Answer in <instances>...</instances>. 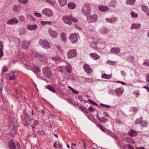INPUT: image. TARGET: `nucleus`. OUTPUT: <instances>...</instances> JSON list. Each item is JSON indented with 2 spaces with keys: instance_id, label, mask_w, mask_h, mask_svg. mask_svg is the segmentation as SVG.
Listing matches in <instances>:
<instances>
[{
  "instance_id": "obj_12",
  "label": "nucleus",
  "mask_w": 149,
  "mask_h": 149,
  "mask_svg": "<svg viewBox=\"0 0 149 149\" xmlns=\"http://www.w3.org/2000/svg\"><path fill=\"white\" fill-rule=\"evenodd\" d=\"M18 23L19 21L16 17L9 19L7 22V24L9 25H14Z\"/></svg>"
},
{
  "instance_id": "obj_47",
  "label": "nucleus",
  "mask_w": 149,
  "mask_h": 149,
  "mask_svg": "<svg viewBox=\"0 0 149 149\" xmlns=\"http://www.w3.org/2000/svg\"><path fill=\"white\" fill-rule=\"evenodd\" d=\"M17 1L20 3L25 4L28 2V0H17Z\"/></svg>"
},
{
  "instance_id": "obj_64",
  "label": "nucleus",
  "mask_w": 149,
  "mask_h": 149,
  "mask_svg": "<svg viewBox=\"0 0 149 149\" xmlns=\"http://www.w3.org/2000/svg\"><path fill=\"white\" fill-rule=\"evenodd\" d=\"M27 17L29 19H31V20L33 21H35V19L31 15L28 14L27 15Z\"/></svg>"
},
{
  "instance_id": "obj_8",
  "label": "nucleus",
  "mask_w": 149,
  "mask_h": 149,
  "mask_svg": "<svg viewBox=\"0 0 149 149\" xmlns=\"http://www.w3.org/2000/svg\"><path fill=\"white\" fill-rule=\"evenodd\" d=\"M77 55V50L75 49L69 50L67 54V57L69 58L76 57Z\"/></svg>"
},
{
  "instance_id": "obj_42",
  "label": "nucleus",
  "mask_w": 149,
  "mask_h": 149,
  "mask_svg": "<svg viewBox=\"0 0 149 149\" xmlns=\"http://www.w3.org/2000/svg\"><path fill=\"white\" fill-rule=\"evenodd\" d=\"M47 117L49 119L53 121L54 120L55 118V117L54 115L49 114L47 115Z\"/></svg>"
},
{
  "instance_id": "obj_2",
  "label": "nucleus",
  "mask_w": 149,
  "mask_h": 149,
  "mask_svg": "<svg viewBox=\"0 0 149 149\" xmlns=\"http://www.w3.org/2000/svg\"><path fill=\"white\" fill-rule=\"evenodd\" d=\"M43 75L47 78H50L52 76V71L51 68L48 66L43 67L42 69Z\"/></svg>"
},
{
  "instance_id": "obj_43",
  "label": "nucleus",
  "mask_w": 149,
  "mask_h": 149,
  "mask_svg": "<svg viewBox=\"0 0 149 149\" xmlns=\"http://www.w3.org/2000/svg\"><path fill=\"white\" fill-rule=\"evenodd\" d=\"M88 118L90 120H91L94 123H96L97 121L95 118L93 116H88Z\"/></svg>"
},
{
  "instance_id": "obj_54",
  "label": "nucleus",
  "mask_w": 149,
  "mask_h": 149,
  "mask_svg": "<svg viewBox=\"0 0 149 149\" xmlns=\"http://www.w3.org/2000/svg\"><path fill=\"white\" fill-rule=\"evenodd\" d=\"M80 141L82 142V143L83 144L84 149H86V142L83 139H80Z\"/></svg>"
},
{
  "instance_id": "obj_5",
  "label": "nucleus",
  "mask_w": 149,
  "mask_h": 149,
  "mask_svg": "<svg viewBox=\"0 0 149 149\" xmlns=\"http://www.w3.org/2000/svg\"><path fill=\"white\" fill-rule=\"evenodd\" d=\"M79 37V35L78 33H74L70 34L68 38L72 44H74L78 41Z\"/></svg>"
},
{
  "instance_id": "obj_17",
  "label": "nucleus",
  "mask_w": 149,
  "mask_h": 149,
  "mask_svg": "<svg viewBox=\"0 0 149 149\" xmlns=\"http://www.w3.org/2000/svg\"><path fill=\"white\" fill-rule=\"evenodd\" d=\"M90 56L92 59L94 60H98L100 58V56L98 54L94 53H90Z\"/></svg>"
},
{
  "instance_id": "obj_21",
  "label": "nucleus",
  "mask_w": 149,
  "mask_h": 149,
  "mask_svg": "<svg viewBox=\"0 0 149 149\" xmlns=\"http://www.w3.org/2000/svg\"><path fill=\"white\" fill-rule=\"evenodd\" d=\"M17 59H22L24 57V54L23 52L19 51L17 55H16Z\"/></svg>"
},
{
  "instance_id": "obj_62",
  "label": "nucleus",
  "mask_w": 149,
  "mask_h": 149,
  "mask_svg": "<svg viewBox=\"0 0 149 149\" xmlns=\"http://www.w3.org/2000/svg\"><path fill=\"white\" fill-rule=\"evenodd\" d=\"M110 5L112 7H115L116 5V2L115 1H112L110 3Z\"/></svg>"
},
{
  "instance_id": "obj_30",
  "label": "nucleus",
  "mask_w": 149,
  "mask_h": 149,
  "mask_svg": "<svg viewBox=\"0 0 149 149\" xmlns=\"http://www.w3.org/2000/svg\"><path fill=\"white\" fill-rule=\"evenodd\" d=\"M112 77L111 74L107 75L106 74H103L101 76V78L105 79H108L111 78Z\"/></svg>"
},
{
  "instance_id": "obj_13",
  "label": "nucleus",
  "mask_w": 149,
  "mask_h": 149,
  "mask_svg": "<svg viewBox=\"0 0 149 149\" xmlns=\"http://www.w3.org/2000/svg\"><path fill=\"white\" fill-rule=\"evenodd\" d=\"M48 32L50 36L53 38L57 37L58 33L56 31H53L51 28H49Z\"/></svg>"
},
{
  "instance_id": "obj_24",
  "label": "nucleus",
  "mask_w": 149,
  "mask_h": 149,
  "mask_svg": "<svg viewBox=\"0 0 149 149\" xmlns=\"http://www.w3.org/2000/svg\"><path fill=\"white\" fill-rule=\"evenodd\" d=\"M67 6L69 9L71 10L75 9L76 7V5L73 2L68 3Z\"/></svg>"
},
{
  "instance_id": "obj_52",
  "label": "nucleus",
  "mask_w": 149,
  "mask_h": 149,
  "mask_svg": "<svg viewBox=\"0 0 149 149\" xmlns=\"http://www.w3.org/2000/svg\"><path fill=\"white\" fill-rule=\"evenodd\" d=\"M97 127H99L100 129L104 132H105V130L102 127V126L99 123H98L97 125Z\"/></svg>"
},
{
  "instance_id": "obj_55",
  "label": "nucleus",
  "mask_w": 149,
  "mask_h": 149,
  "mask_svg": "<svg viewBox=\"0 0 149 149\" xmlns=\"http://www.w3.org/2000/svg\"><path fill=\"white\" fill-rule=\"evenodd\" d=\"M70 101L71 103L74 105L78 106L79 105L78 103L75 102L72 99H70Z\"/></svg>"
},
{
  "instance_id": "obj_57",
  "label": "nucleus",
  "mask_w": 149,
  "mask_h": 149,
  "mask_svg": "<svg viewBox=\"0 0 149 149\" xmlns=\"http://www.w3.org/2000/svg\"><path fill=\"white\" fill-rule=\"evenodd\" d=\"M15 127H14L13 129L10 132V134L11 135L13 136H15Z\"/></svg>"
},
{
  "instance_id": "obj_11",
  "label": "nucleus",
  "mask_w": 149,
  "mask_h": 149,
  "mask_svg": "<svg viewBox=\"0 0 149 149\" xmlns=\"http://www.w3.org/2000/svg\"><path fill=\"white\" fill-rule=\"evenodd\" d=\"M83 68L88 74H90L93 71L92 69L88 64H85L83 65Z\"/></svg>"
},
{
  "instance_id": "obj_35",
  "label": "nucleus",
  "mask_w": 149,
  "mask_h": 149,
  "mask_svg": "<svg viewBox=\"0 0 149 149\" xmlns=\"http://www.w3.org/2000/svg\"><path fill=\"white\" fill-rule=\"evenodd\" d=\"M142 10L146 13H148L149 9L144 5H143L141 6Z\"/></svg>"
},
{
  "instance_id": "obj_63",
  "label": "nucleus",
  "mask_w": 149,
  "mask_h": 149,
  "mask_svg": "<svg viewBox=\"0 0 149 149\" xmlns=\"http://www.w3.org/2000/svg\"><path fill=\"white\" fill-rule=\"evenodd\" d=\"M127 60L130 61H134V57L133 56H129L127 57Z\"/></svg>"
},
{
  "instance_id": "obj_19",
  "label": "nucleus",
  "mask_w": 149,
  "mask_h": 149,
  "mask_svg": "<svg viewBox=\"0 0 149 149\" xmlns=\"http://www.w3.org/2000/svg\"><path fill=\"white\" fill-rule=\"evenodd\" d=\"M90 47L94 50H97L98 47L97 46V43L95 42L92 41L90 44Z\"/></svg>"
},
{
  "instance_id": "obj_48",
  "label": "nucleus",
  "mask_w": 149,
  "mask_h": 149,
  "mask_svg": "<svg viewBox=\"0 0 149 149\" xmlns=\"http://www.w3.org/2000/svg\"><path fill=\"white\" fill-rule=\"evenodd\" d=\"M33 68L37 73H38L40 72V70L38 66L37 65H35L33 67Z\"/></svg>"
},
{
  "instance_id": "obj_56",
  "label": "nucleus",
  "mask_w": 149,
  "mask_h": 149,
  "mask_svg": "<svg viewBox=\"0 0 149 149\" xmlns=\"http://www.w3.org/2000/svg\"><path fill=\"white\" fill-rule=\"evenodd\" d=\"M93 80L91 78H87L85 79V82L88 83H91L92 82Z\"/></svg>"
},
{
  "instance_id": "obj_4",
  "label": "nucleus",
  "mask_w": 149,
  "mask_h": 149,
  "mask_svg": "<svg viewBox=\"0 0 149 149\" xmlns=\"http://www.w3.org/2000/svg\"><path fill=\"white\" fill-rule=\"evenodd\" d=\"M21 149V146L18 141L14 142L13 140H10L8 143V147L10 149Z\"/></svg>"
},
{
  "instance_id": "obj_16",
  "label": "nucleus",
  "mask_w": 149,
  "mask_h": 149,
  "mask_svg": "<svg viewBox=\"0 0 149 149\" xmlns=\"http://www.w3.org/2000/svg\"><path fill=\"white\" fill-rule=\"evenodd\" d=\"M118 145L120 148L124 149L126 148V145L123 141L121 140H119L117 141Z\"/></svg>"
},
{
  "instance_id": "obj_10",
  "label": "nucleus",
  "mask_w": 149,
  "mask_h": 149,
  "mask_svg": "<svg viewBox=\"0 0 149 149\" xmlns=\"http://www.w3.org/2000/svg\"><path fill=\"white\" fill-rule=\"evenodd\" d=\"M42 14L47 17H51L53 15L52 11L49 8H45L42 12Z\"/></svg>"
},
{
  "instance_id": "obj_22",
  "label": "nucleus",
  "mask_w": 149,
  "mask_h": 149,
  "mask_svg": "<svg viewBox=\"0 0 149 149\" xmlns=\"http://www.w3.org/2000/svg\"><path fill=\"white\" fill-rule=\"evenodd\" d=\"M97 117L99 121L101 123H105L106 122L108 121V120L107 119L104 117L100 118L99 116L98 115H97Z\"/></svg>"
},
{
  "instance_id": "obj_23",
  "label": "nucleus",
  "mask_w": 149,
  "mask_h": 149,
  "mask_svg": "<svg viewBox=\"0 0 149 149\" xmlns=\"http://www.w3.org/2000/svg\"><path fill=\"white\" fill-rule=\"evenodd\" d=\"M21 9V6L20 4L15 5L13 8V10L15 12H19Z\"/></svg>"
},
{
  "instance_id": "obj_46",
  "label": "nucleus",
  "mask_w": 149,
  "mask_h": 149,
  "mask_svg": "<svg viewBox=\"0 0 149 149\" xmlns=\"http://www.w3.org/2000/svg\"><path fill=\"white\" fill-rule=\"evenodd\" d=\"M130 14L131 15V17L133 18L136 17L138 16V14H137L135 13L133 11L131 12Z\"/></svg>"
},
{
  "instance_id": "obj_60",
  "label": "nucleus",
  "mask_w": 149,
  "mask_h": 149,
  "mask_svg": "<svg viewBox=\"0 0 149 149\" xmlns=\"http://www.w3.org/2000/svg\"><path fill=\"white\" fill-rule=\"evenodd\" d=\"M9 79L10 80H15L16 79V76L14 75L13 76H9Z\"/></svg>"
},
{
  "instance_id": "obj_41",
  "label": "nucleus",
  "mask_w": 149,
  "mask_h": 149,
  "mask_svg": "<svg viewBox=\"0 0 149 149\" xmlns=\"http://www.w3.org/2000/svg\"><path fill=\"white\" fill-rule=\"evenodd\" d=\"M61 36L62 41L65 42L66 40L65 33L64 32L62 33L61 34Z\"/></svg>"
},
{
  "instance_id": "obj_44",
  "label": "nucleus",
  "mask_w": 149,
  "mask_h": 149,
  "mask_svg": "<svg viewBox=\"0 0 149 149\" xmlns=\"http://www.w3.org/2000/svg\"><path fill=\"white\" fill-rule=\"evenodd\" d=\"M79 108L84 113H86V114L88 113V112L87 110L85 108V107L83 106H79Z\"/></svg>"
},
{
  "instance_id": "obj_1",
  "label": "nucleus",
  "mask_w": 149,
  "mask_h": 149,
  "mask_svg": "<svg viewBox=\"0 0 149 149\" xmlns=\"http://www.w3.org/2000/svg\"><path fill=\"white\" fill-rule=\"evenodd\" d=\"M61 19L65 24L70 25L72 24V22L76 23L79 21L78 19L73 17L71 15L63 16Z\"/></svg>"
},
{
  "instance_id": "obj_9",
  "label": "nucleus",
  "mask_w": 149,
  "mask_h": 149,
  "mask_svg": "<svg viewBox=\"0 0 149 149\" xmlns=\"http://www.w3.org/2000/svg\"><path fill=\"white\" fill-rule=\"evenodd\" d=\"M34 57L37 58L40 62H44L47 60V57L43 54H40L36 53L34 55Z\"/></svg>"
},
{
  "instance_id": "obj_58",
  "label": "nucleus",
  "mask_w": 149,
  "mask_h": 149,
  "mask_svg": "<svg viewBox=\"0 0 149 149\" xmlns=\"http://www.w3.org/2000/svg\"><path fill=\"white\" fill-rule=\"evenodd\" d=\"M68 88L71 90L74 93L77 94L79 93L77 91L75 90L70 86H69Z\"/></svg>"
},
{
  "instance_id": "obj_15",
  "label": "nucleus",
  "mask_w": 149,
  "mask_h": 149,
  "mask_svg": "<svg viewBox=\"0 0 149 149\" xmlns=\"http://www.w3.org/2000/svg\"><path fill=\"white\" fill-rule=\"evenodd\" d=\"M88 32L89 34L91 36L95 35L96 33L94 28L92 26H89Z\"/></svg>"
},
{
  "instance_id": "obj_32",
  "label": "nucleus",
  "mask_w": 149,
  "mask_h": 149,
  "mask_svg": "<svg viewBox=\"0 0 149 149\" xmlns=\"http://www.w3.org/2000/svg\"><path fill=\"white\" fill-rule=\"evenodd\" d=\"M140 26L141 25L139 24H132L131 27V29H139Z\"/></svg>"
},
{
  "instance_id": "obj_29",
  "label": "nucleus",
  "mask_w": 149,
  "mask_h": 149,
  "mask_svg": "<svg viewBox=\"0 0 149 149\" xmlns=\"http://www.w3.org/2000/svg\"><path fill=\"white\" fill-rule=\"evenodd\" d=\"M106 20L107 22H108L111 23H112L117 21V19L116 17H113L111 19L107 18L106 19Z\"/></svg>"
},
{
  "instance_id": "obj_40",
  "label": "nucleus",
  "mask_w": 149,
  "mask_h": 149,
  "mask_svg": "<svg viewBox=\"0 0 149 149\" xmlns=\"http://www.w3.org/2000/svg\"><path fill=\"white\" fill-rule=\"evenodd\" d=\"M24 115L25 117L27 118L30 122H31L33 120V119L30 117L27 114L26 112H25Z\"/></svg>"
},
{
  "instance_id": "obj_6",
  "label": "nucleus",
  "mask_w": 149,
  "mask_h": 149,
  "mask_svg": "<svg viewBox=\"0 0 149 149\" xmlns=\"http://www.w3.org/2000/svg\"><path fill=\"white\" fill-rule=\"evenodd\" d=\"M91 8L90 6L88 4L84 5L81 10L82 13L86 16H87L91 14Z\"/></svg>"
},
{
  "instance_id": "obj_49",
  "label": "nucleus",
  "mask_w": 149,
  "mask_h": 149,
  "mask_svg": "<svg viewBox=\"0 0 149 149\" xmlns=\"http://www.w3.org/2000/svg\"><path fill=\"white\" fill-rule=\"evenodd\" d=\"M70 76L66 72L64 74V79L66 80H69L70 79Z\"/></svg>"
},
{
  "instance_id": "obj_50",
  "label": "nucleus",
  "mask_w": 149,
  "mask_h": 149,
  "mask_svg": "<svg viewBox=\"0 0 149 149\" xmlns=\"http://www.w3.org/2000/svg\"><path fill=\"white\" fill-rule=\"evenodd\" d=\"M107 63L111 65H115L116 63V61H107Z\"/></svg>"
},
{
  "instance_id": "obj_59",
  "label": "nucleus",
  "mask_w": 149,
  "mask_h": 149,
  "mask_svg": "<svg viewBox=\"0 0 149 149\" xmlns=\"http://www.w3.org/2000/svg\"><path fill=\"white\" fill-rule=\"evenodd\" d=\"M8 70V68L6 66H5L3 67L2 71L3 73H4L7 72Z\"/></svg>"
},
{
  "instance_id": "obj_33",
  "label": "nucleus",
  "mask_w": 149,
  "mask_h": 149,
  "mask_svg": "<svg viewBox=\"0 0 149 149\" xmlns=\"http://www.w3.org/2000/svg\"><path fill=\"white\" fill-rule=\"evenodd\" d=\"M126 142L129 143L133 144L134 143V141L133 139L130 137H126L125 138Z\"/></svg>"
},
{
  "instance_id": "obj_34",
  "label": "nucleus",
  "mask_w": 149,
  "mask_h": 149,
  "mask_svg": "<svg viewBox=\"0 0 149 149\" xmlns=\"http://www.w3.org/2000/svg\"><path fill=\"white\" fill-rule=\"evenodd\" d=\"M135 1V0H127L126 1V4L130 5H133L134 4Z\"/></svg>"
},
{
  "instance_id": "obj_14",
  "label": "nucleus",
  "mask_w": 149,
  "mask_h": 149,
  "mask_svg": "<svg viewBox=\"0 0 149 149\" xmlns=\"http://www.w3.org/2000/svg\"><path fill=\"white\" fill-rule=\"evenodd\" d=\"M128 135L131 137H134L138 135L137 132L132 129H130L128 131Z\"/></svg>"
},
{
  "instance_id": "obj_45",
  "label": "nucleus",
  "mask_w": 149,
  "mask_h": 149,
  "mask_svg": "<svg viewBox=\"0 0 149 149\" xmlns=\"http://www.w3.org/2000/svg\"><path fill=\"white\" fill-rule=\"evenodd\" d=\"M140 125L142 126L146 127L148 125L147 122L146 121L142 120L141 123Z\"/></svg>"
},
{
  "instance_id": "obj_3",
  "label": "nucleus",
  "mask_w": 149,
  "mask_h": 149,
  "mask_svg": "<svg viewBox=\"0 0 149 149\" xmlns=\"http://www.w3.org/2000/svg\"><path fill=\"white\" fill-rule=\"evenodd\" d=\"M39 43V45L44 49H47L51 47L50 43L46 39H40Z\"/></svg>"
},
{
  "instance_id": "obj_26",
  "label": "nucleus",
  "mask_w": 149,
  "mask_h": 149,
  "mask_svg": "<svg viewBox=\"0 0 149 149\" xmlns=\"http://www.w3.org/2000/svg\"><path fill=\"white\" fill-rule=\"evenodd\" d=\"M58 1L59 4L61 7H63L67 4V0H58Z\"/></svg>"
},
{
  "instance_id": "obj_39",
  "label": "nucleus",
  "mask_w": 149,
  "mask_h": 149,
  "mask_svg": "<svg viewBox=\"0 0 149 149\" xmlns=\"http://www.w3.org/2000/svg\"><path fill=\"white\" fill-rule=\"evenodd\" d=\"M143 120V118L142 117L137 118L135 121V124H140Z\"/></svg>"
},
{
  "instance_id": "obj_20",
  "label": "nucleus",
  "mask_w": 149,
  "mask_h": 149,
  "mask_svg": "<svg viewBox=\"0 0 149 149\" xmlns=\"http://www.w3.org/2000/svg\"><path fill=\"white\" fill-rule=\"evenodd\" d=\"M31 42H23L22 44V48L24 49H27L29 48V46L31 44Z\"/></svg>"
},
{
  "instance_id": "obj_53",
  "label": "nucleus",
  "mask_w": 149,
  "mask_h": 149,
  "mask_svg": "<svg viewBox=\"0 0 149 149\" xmlns=\"http://www.w3.org/2000/svg\"><path fill=\"white\" fill-rule=\"evenodd\" d=\"M41 23L42 25H44L45 24H47L48 25H52V22L50 21H41Z\"/></svg>"
},
{
  "instance_id": "obj_25",
  "label": "nucleus",
  "mask_w": 149,
  "mask_h": 149,
  "mask_svg": "<svg viewBox=\"0 0 149 149\" xmlns=\"http://www.w3.org/2000/svg\"><path fill=\"white\" fill-rule=\"evenodd\" d=\"M115 91L117 95L119 96H120L123 93V89L120 88H119L116 89L115 90Z\"/></svg>"
},
{
  "instance_id": "obj_31",
  "label": "nucleus",
  "mask_w": 149,
  "mask_h": 149,
  "mask_svg": "<svg viewBox=\"0 0 149 149\" xmlns=\"http://www.w3.org/2000/svg\"><path fill=\"white\" fill-rule=\"evenodd\" d=\"M110 52L113 53H118L120 52V49L118 47L112 48L110 50Z\"/></svg>"
},
{
  "instance_id": "obj_61",
  "label": "nucleus",
  "mask_w": 149,
  "mask_h": 149,
  "mask_svg": "<svg viewBox=\"0 0 149 149\" xmlns=\"http://www.w3.org/2000/svg\"><path fill=\"white\" fill-rule=\"evenodd\" d=\"M108 29L106 28H104L101 30L102 33L103 34H106L108 32Z\"/></svg>"
},
{
  "instance_id": "obj_7",
  "label": "nucleus",
  "mask_w": 149,
  "mask_h": 149,
  "mask_svg": "<svg viewBox=\"0 0 149 149\" xmlns=\"http://www.w3.org/2000/svg\"><path fill=\"white\" fill-rule=\"evenodd\" d=\"M88 15L87 16V20L89 22L93 23L97 22L98 19L97 14H94L92 15Z\"/></svg>"
},
{
  "instance_id": "obj_28",
  "label": "nucleus",
  "mask_w": 149,
  "mask_h": 149,
  "mask_svg": "<svg viewBox=\"0 0 149 149\" xmlns=\"http://www.w3.org/2000/svg\"><path fill=\"white\" fill-rule=\"evenodd\" d=\"M72 67L71 65L69 63H68L66 65V70L69 73H71L72 72Z\"/></svg>"
},
{
  "instance_id": "obj_18",
  "label": "nucleus",
  "mask_w": 149,
  "mask_h": 149,
  "mask_svg": "<svg viewBox=\"0 0 149 149\" xmlns=\"http://www.w3.org/2000/svg\"><path fill=\"white\" fill-rule=\"evenodd\" d=\"M98 8L99 10L101 12H105L109 10V8L106 6H100Z\"/></svg>"
},
{
  "instance_id": "obj_51",
  "label": "nucleus",
  "mask_w": 149,
  "mask_h": 149,
  "mask_svg": "<svg viewBox=\"0 0 149 149\" xmlns=\"http://www.w3.org/2000/svg\"><path fill=\"white\" fill-rule=\"evenodd\" d=\"M52 59L56 61L58 60H61L60 57L58 55L54 57H52Z\"/></svg>"
},
{
  "instance_id": "obj_38",
  "label": "nucleus",
  "mask_w": 149,
  "mask_h": 149,
  "mask_svg": "<svg viewBox=\"0 0 149 149\" xmlns=\"http://www.w3.org/2000/svg\"><path fill=\"white\" fill-rule=\"evenodd\" d=\"M46 87L48 89L52 91V92L54 93H56V91L55 89L53 87L51 86L48 85L46 86Z\"/></svg>"
},
{
  "instance_id": "obj_27",
  "label": "nucleus",
  "mask_w": 149,
  "mask_h": 149,
  "mask_svg": "<svg viewBox=\"0 0 149 149\" xmlns=\"http://www.w3.org/2000/svg\"><path fill=\"white\" fill-rule=\"evenodd\" d=\"M38 28V26L36 24H34L33 25H28L27 26V29L31 31L35 30Z\"/></svg>"
},
{
  "instance_id": "obj_36",
  "label": "nucleus",
  "mask_w": 149,
  "mask_h": 149,
  "mask_svg": "<svg viewBox=\"0 0 149 149\" xmlns=\"http://www.w3.org/2000/svg\"><path fill=\"white\" fill-rule=\"evenodd\" d=\"M109 134L112 137L116 139H118V138L114 134L107 130Z\"/></svg>"
},
{
  "instance_id": "obj_37",
  "label": "nucleus",
  "mask_w": 149,
  "mask_h": 149,
  "mask_svg": "<svg viewBox=\"0 0 149 149\" xmlns=\"http://www.w3.org/2000/svg\"><path fill=\"white\" fill-rule=\"evenodd\" d=\"M15 45V46L18 47L19 46L20 44V40L17 38H16L14 40Z\"/></svg>"
}]
</instances>
